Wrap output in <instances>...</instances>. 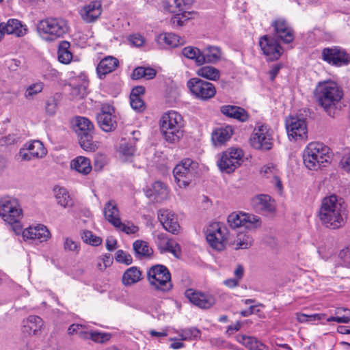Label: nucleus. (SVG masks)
Segmentation results:
<instances>
[{
	"mask_svg": "<svg viewBox=\"0 0 350 350\" xmlns=\"http://www.w3.org/2000/svg\"><path fill=\"white\" fill-rule=\"evenodd\" d=\"M135 146L131 143L122 144L119 148L120 157L125 161H130L135 155Z\"/></svg>",
	"mask_w": 350,
	"mask_h": 350,
	"instance_id": "nucleus-43",
	"label": "nucleus"
},
{
	"mask_svg": "<svg viewBox=\"0 0 350 350\" xmlns=\"http://www.w3.org/2000/svg\"><path fill=\"white\" fill-rule=\"evenodd\" d=\"M314 96L328 116H334L336 106L343 97V91L332 81H323L316 86Z\"/></svg>",
	"mask_w": 350,
	"mask_h": 350,
	"instance_id": "nucleus-1",
	"label": "nucleus"
},
{
	"mask_svg": "<svg viewBox=\"0 0 350 350\" xmlns=\"http://www.w3.org/2000/svg\"><path fill=\"white\" fill-rule=\"evenodd\" d=\"M156 42L161 48L177 47L184 43L183 39L173 33H163L158 35Z\"/></svg>",
	"mask_w": 350,
	"mask_h": 350,
	"instance_id": "nucleus-27",
	"label": "nucleus"
},
{
	"mask_svg": "<svg viewBox=\"0 0 350 350\" xmlns=\"http://www.w3.org/2000/svg\"><path fill=\"white\" fill-rule=\"evenodd\" d=\"M178 336L183 340H193L200 337V331L196 327H189L178 332Z\"/></svg>",
	"mask_w": 350,
	"mask_h": 350,
	"instance_id": "nucleus-46",
	"label": "nucleus"
},
{
	"mask_svg": "<svg viewBox=\"0 0 350 350\" xmlns=\"http://www.w3.org/2000/svg\"><path fill=\"white\" fill-rule=\"evenodd\" d=\"M119 65V60L113 56H107L102 59L96 68L99 79H103L106 75L114 71Z\"/></svg>",
	"mask_w": 350,
	"mask_h": 350,
	"instance_id": "nucleus-26",
	"label": "nucleus"
},
{
	"mask_svg": "<svg viewBox=\"0 0 350 350\" xmlns=\"http://www.w3.org/2000/svg\"><path fill=\"white\" fill-rule=\"evenodd\" d=\"M273 131L267 125L256 126L250 139L251 146L264 151L271 150L273 144Z\"/></svg>",
	"mask_w": 350,
	"mask_h": 350,
	"instance_id": "nucleus-12",
	"label": "nucleus"
},
{
	"mask_svg": "<svg viewBox=\"0 0 350 350\" xmlns=\"http://www.w3.org/2000/svg\"><path fill=\"white\" fill-rule=\"evenodd\" d=\"M187 87L198 98L205 100L213 98L216 94L214 85L199 78H192L187 81Z\"/></svg>",
	"mask_w": 350,
	"mask_h": 350,
	"instance_id": "nucleus-14",
	"label": "nucleus"
},
{
	"mask_svg": "<svg viewBox=\"0 0 350 350\" xmlns=\"http://www.w3.org/2000/svg\"><path fill=\"white\" fill-rule=\"evenodd\" d=\"M168 237L165 234L159 233L156 237V243L159 247L163 250L164 246L166 245V243L168 240Z\"/></svg>",
	"mask_w": 350,
	"mask_h": 350,
	"instance_id": "nucleus-63",
	"label": "nucleus"
},
{
	"mask_svg": "<svg viewBox=\"0 0 350 350\" xmlns=\"http://www.w3.org/2000/svg\"><path fill=\"white\" fill-rule=\"evenodd\" d=\"M237 340L250 350H269V347L256 338L246 335L237 336Z\"/></svg>",
	"mask_w": 350,
	"mask_h": 350,
	"instance_id": "nucleus-31",
	"label": "nucleus"
},
{
	"mask_svg": "<svg viewBox=\"0 0 350 350\" xmlns=\"http://www.w3.org/2000/svg\"><path fill=\"white\" fill-rule=\"evenodd\" d=\"M44 326L42 318L37 315H29L22 321L21 331L23 334L35 336L38 334Z\"/></svg>",
	"mask_w": 350,
	"mask_h": 350,
	"instance_id": "nucleus-23",
	"label": "nucleus"
},
{
	"mask_svg": "<svg viewBox=\"0 0 350 350\" xmlns=\"http://www.w3.org/2000/svg\"><path fill=\"white\" fill-rule=\"evenodd\" d=\"M1 25L7 34H12L17 37L25 36L27 31L26 25L15 18L9 19L6 23H1Z\"/></svg>",
	"mask_w": 350,
	"mask_h": 350,
	"instance_id": "nucleus-28",
	"label": "nucleus"
},
{
	"mask_svg": "<svg viewBox=\"0 0 350 350\" xmlns=\"http://www.w3.org/2000/svg\"><path fill=\"white\" fill-rule=\"evenodd\" d=\"M115 259L117 262L127 265H131L133 262L132 256L122 250H119L116 252Z\"/></svg>",
	"mask_w": 350,
	"mask_h": 350,
	"instance_id": "nucleus-52",
	"label": "nucleus"
},
{
	"mask_svg": "<svg viewBox=\"0 0 350 350\" xmlns=\"http://www.w3.org/2000/svg\"><path fill=\"white\" fill-rule=\"evenodd\" d=\"M82 239L86 243L93 246H98L102 243V239L100 237L94 234L91 231L89 230H85L83 232Z\"/></svg>",
	"mask_w": 350,
	"mask_h": 350,
	"instance_id": "nucleus-49",
	"label": "nucleus"
},
{
	"mask_svg": "<svg viewBox=\"0 0 350 350\" xmlns=\"http://www.w3.org/2000/svg\"><path fill=\"white\" fill-rule=\"evenodd\" d=\"M70 44L68 41L59 42L57 50V59L64 64H68L72 62L73 55L70 51Z\"/></svg>",
	"mask_w": 350,
	"mask_h": 350,
	"instance_id": "nucleus-34",
	"label": "nucleus"
},
{
	"mask_svg": "<svg viewBox=\"0 0 350 350\" xmlns=\"http://www.w3.org/2000/svg\"><path fill=\"white\" fill-rule=\"evenodd\" d=\"M129 42L135 46L140 47L145 43V38L139 33H135L129 36Z\"/></svg>",
	"mask_w": 350,
	"mask_h": 350,
	"instance_id": "nucleus-58",
	"label": "nucleus"
},
{
	"mask_svg": "<svg viewBox=\"0 0 350 350\" xmlns=\"http://www.w3.org/2000/svg\"><path fill=\"white\" fill-rule=\"evenodd\" d=\"M142 278V272L136 267H132L126 269L122 275V283L125 286H131L138 282Z\"/></svg>",
	"mask_w": 350,
	"mask_h": 350,
	"instance_id": "nucleus-36",
	"label": "nucleus"
},
{
	"mask_svg": "<svg viewBox=\"0 0 350 350\" xmlns=\"http://www.w3.org/2000/svg\"><path fill=\"white\" fill-rule=\"evenodd\" d=\"M330 148L320 142H311L304 149V165L310 170H318L331 162Z\"/></svg>",
	"mask_w": 350,
	"mask_h": 350,
	"instance_id": "nucleus-3",
	"label": "nucleus"
},
{
	"mask_svg": "<svg viewBox=\"0 0 350 350\" xmlns=\"http://www.w3.org/2000/svg\"><path fill=\"white\" fill-rule=\"evenodd\" d=\"M73 126L81 147L86 151L96 150L97 145L92 139L94 130L92 122L87 118L78 116L74 120Z\"/></svg>",
	"mask_w": 350,
	"mask_h": 350,
	"instance_id": "nucleus-8",
	"label": "nucleus"
},
{
	"mask_svg": "<svg viewBox=\"0 0 350 350\" xmlns=\"http://www.w3.org/2000/svg\"><path fill=\"white\" fill-rule=\"evenodd\" d=\"M185 3L184 0H165L163 3L164 8L171 13L181 12L184 10Z\"/></svg>",
	"mask_w": 350,
	"mask_h": 350,
	"instance_id": "nucleus-45",
	"label": "nucleus"
},
{
	"mask_svg": "<svg viewBox=\"0 0 350 350\" xmlns=\"http://www.w3.org/2000/svg\"><path fill=\"white\" fill-rule=\"evenodd\" d=\"M259 46L263 55L270 61L278 59L284 51L278 40L268 35L260 38Z\"/></svg>",
	"mask_w": 350,
	"mask_h": 350,
	"instance_id": "nucleus-16",
	"label": "nucleus"
},
{
	"mask_svg": "<svg viewBox=\"0 0 350 350\" xmlns=\"http://www.w3.org/2000/svg\"><path fill=\"white\" fill-rule=\"evenodd\" d=\"M82 328V325L72 324L68 327V334L70 335L78 334L81 337L85 338V335L88 334V333L81 331L80 329H81Z\"/></svg>",
	"mask_w": 350,
	"mask_h": 350,
	"instance_id": "nucleus-60",
	"label": "nucleus"
},
{
	"mask_svg": "<svg viewBox=\"0 0 350 350\" xmlns=\"http://www.w3.org/2000/svg\"><path fill=\"white\" fill-rule=\"evenodd\" d=\"M70 167L72 169L75 170L79 173L83 174H88L92 170L90 161L88 158L79 156L72 160L70 162Z\"/></svg>",
	"mask_w": 350,
	"mask_h": 350,
	"instance_id": "nucleus-33",
	"label": "nucleus"
},
{
	"mask_svg": "<svg viewBox=\"0 0 350 350\" xmlns=\"http://www.w3.org/2000/svg\"><path fill=\"white\" fill-rule=\"evenodd\" d=\"M101 3L98 1H93L90 4L83 6L79 11L83 21L86 23L95 21L101 14Z\"/></svg>",
	"mask_w": 350,
	"mask_h": 350,
	"instance_id": "nucleus-24",
	"label": "nucleus"
},
{
	"mask_svg": "<svg viewBox=\"0 0 350 350\" xmlns=\"http://www.w3.org/2000/svg\"><path fill=\"white\" fill-rule=\"evenodd\" d=\"M27 147L33 159L44 157L47 152L43 144L39 140H33L27 142Z\"/></svg>",
	"mask_w": 350,
	"mask_h": 350,
	"instance_id": "nucleus-38",
	"label": "nucleus"
},
{
	"mask_svg": "<svg viewBox=\"0 0 350 350\" xmlns=\"http://www.w3.org/2000/svg\"><path fill=\"white\" fill-rule=\"evenodd\" d=\"M285 126L289 139H307L308 129L305 118L298 116H290L286 118Z\"/></svg>",
	"mask_w": 350,
	"mask_h": 350,
	"instance_id": "nucleus-13",
	"label": "nucleus"
},
{
	"mask_svg": "<svg viewBox=\"0 0 350 350\" xmlns=\"http://www.w3.org/2000/svg\"><path fill=\"white\" fill-rule=\"evenodd\" d=\"M221 112L230 118H233L240 122H246L249 118L247 112L242 107L235 105H224L220 108Z\"/></svg>",
	"mask_w": 350,
	"mask_h": 350,
	"instance_id": "nucleus-29",
	"label": "nucleus"
},
{
	"mask_svg": "<svg viewBox=\"0 0 350 350\" xmlns=\"http://www.w3.org/2000/svg\"><path fill=\"white\" fill-rule=\"evenodd\" d=\"M233 134V129L227 125L217 129L212 133V141L215 145H222L230 139Z\"/></svg>",
	"mask_w": 350,
	"mask_h": 350,
	"instance_id": "nucleus-32",
	"label": "nucleus"
},
{
	"mask_svg": "<svg viewBox=\"0 0 350 350\" xmlns=\"http://www.w3.org/2000/svg\"><path fill=\"white\" fill-rule=\"evenodd\" d=\"M319 217L327 227L336 229L345 224L344 208L336 196L332 195L322 200Z\"/></svg>",
	"mask_w": 350,
	"mask_h": 350,
	"instance_id": "nucleus-2",
	"label": "nucleus"
},
{
	"mask_svg": "<svg viewBox=\"0 0 350 350\" xmlns=\"http://www.w3.org/2000/svg\"><path fill=\"white\" fill-rule=\"evenodd\" d=\"M254 208L260 212L271 213L275 210L274 200L265 194H260L252 199Z\"/></svg>",
	"mask_w": 350,
	"mask_h": 350,
	"instance_id": "nucleus-25",
	"label": "nucleus"
},
{
	"mask_svg": "<svg viewBox=\"0 0 350 350\" xmlns=\"http://www.w3.org/2000/svg\"><path fill=\"white\" fill-rule=\"evenodd\" d=\"M228 222L233 228L244 226L251 230L261 226V221L258 216L242 212L232 213L228 217Z\"/></svg>",
	"mask_w": 350,
	"mask_h": 350,
	"instance_id": "nucleus-15",
	"label": "nucleus"
},
{
	"mask_svg": "<svg viewBox=\"0 0 350 350\" xmlns=\"http://www.w3.org/2000/svg\"><path fill=\"white\" fill-rule=\"evenodd\" d=\"M147 279L151 288L157 292L166 293L173 287L170 272L164 265L151 267L147 272Z\"/></svg>",
	"mask_w": 350,
	"mask_h": 350,
	"instance_id": "nucleus-7",
	"label": "nucleus"
},
{
	"mask_svg": "<svg viewBox=\"0 0 350 350\" xmlns=\"http://www.w3.org/2000/svg\"><path fill=\"white\" fill-rule=\"evenodd\" d=\"M113 263V258L109 254H105L98 258L96 267L103 271Z\"/></svg>",
	"mask_w": 350,
	"mask_h": 350,
	"instance_id": "nucleus-50",
	"label": "nucleus"
},
{
	"mask_svg": "<svg viewBox=\"0 0 350 350\" xmlns=\"http://www.w3.org/2000/svg\"><path fill=\"white\" fill-rule=\"evenodd\" d=\"M97 122L100 129L105 132H111L117 127V117L114 108L109 104H103L101 111L97 115Z\"/></svg>",
	"mask_w": 350,
	"mask_h": 350,
	"instance_id": "nucleus-17",
	"label": "nucleus"
},
{
	"mask_svg": "<svg viewBox=\"0 0 350 350\" xmlns=\"http://www.w3.org/2000/svg\"><path fill=\"white\" fill-rule=\"evenodd\" d=\"M152 191L157 196H166L167 193V187L161 181H155L152 186Z\"/></svg>",
	"mask_w": 350,
	"mask_h": 350,
	"instance_id": "nucleus-55",
	"label": "nucleus"
},
{
	"mask_svg": "<svg viewBox=\"0 0 350 350\" xmlns=\"http://www.w3.org/2000/svg\"><path fill=\"white\" fill-rule=\"evenodd\" d=\"M103 213L106 220L108 221L113 226L120 224V211L115 200H109L105 204Z\"/></svg>",
	"mask_w": 350,
	"mask_h": 350,
	"instance_id": "nucleus-30",
	"label": "nucleus"
},
{
	"mask_svg": "<svg viewBox=\"0 0 350 350\" xmlns=\"http://www.w3.org/2000/svg\"><path fill=\"white\" fill-rule=\"evenodd\" d=\"M57 108V103L55 98H50L46 103V111L50 115L55 114Z\"/></svg>",
	"mask_w": 350,
	"mask_h": 350,
	"instance_id": "nucleus-59",
	"label": "nucleus"
},
{
	"mask_svg": "<svg viewBox=\"0 0 350 350\" xmlns=\"http://www.w3.org/2000/svg\"><path fill=\"white\" fill-rule=\"evenodd\" d=\"M196 73L199 77L212 81H216L219 79L220 77L219 70L211 66H205L200 68Z\"/></svg>",
	"mask_w": 350,
	"mask_h": 350,
	"instance_id": "nucleus-39",
	"label": "nucleus"
},
{
	"mask_svg": "<svg viewBox=\"0 0 350 350\" xmlns=\"http://www.w3.org/2000/svg\"><path fill=\"white\" fill-rule=\"evenodd\" d=\"M130 103L135 111H142L145 109L144 102L141 97H130Z\"/></svg>",
	"mask_w": 350,
	"mask_h": 350,
	"instance_id": "nucleus-56",
	"label": "nucleus"
},
{
	"mask_svg": "<svg viewBox=\"0 0 350 350\" xmlns=\"http://www.w3.org/2000/svg\"><path fill=\"white\" fill-rule=\"evenodd\" d=\"M340 166L346 172H350V152L342 156L340 161Z\"/></svg>",
	"mask_w": 350,
	"mask_h": 350,
	"instance_id": "nucleus-62",
	"label": "nucleus"
},
{
	"mask_svg": "<svg viewBox=\"0 0 350 350\" xmlns=\"http://www.w3.org/2000/svg\"><path fill=\"white\" fill-rule=\"evenodd\" d=\"M253 239L251 236L239 233L237 234L236 239L233 241L232 245L235 250L247 249L252 245Z\"/></svg>",
	"mask_w": 350,
	"mask_h": 350,
	"instance_id": "nucleus-42",
	"label": "nucleus"
},
{
	"mask_svg": "<svg viewBox=\"0 0 350 350\" xmlns=\"http://www.w3.org/2000/svg\"><path fill=\"white\" fill-rule=\"evenodd\" d=\"M18 157L21 161H29L33 159L31 152L27 150V143L20 149Z\"/></svg>",
	"mask_w": 350,
	"mask_h": 350,
	"instance_id": "nucleus-61",
	"label": "nucleus"
},
{
	"mask_svg": "<svg viewBox=\"0 0 350 350\" xmlns=\"http://www.w3.org/2000/svg\"><path fill=\"white\" fill-rule=\"evenodd\" d=\"M44 88L42 82L38 81L29 85L25 90V97L27 99H31L38 94L40 93Z\"/></svg>",
	"mask_w": 350,
	"mask_h": 350,
	"instance_id": "nucleus-47",
	"label": "nucleus"
},
{
	"mask_svg": "<svg viewBox=\"0 0 350 350\" xmlns=\"http://www.w3.org/2000/svg\"><path fill=\"white\" fill-rule=\"evenodd\" d=\"M89 335L90 339L96 342H103L109 339V334L105 333L92 332L89 333Z\"/></svg>",
	"mask_w": 350,
	"mask_h": 350,
	"instance_id": "nucleus-57",
	"label": "nucleus"
},
{
	"mask_svg": "<svg viewBox=\"0 0 350 350\" xmlns=\"http://www.w3.org/2000/svg\"><path fill=\"white\" fill-rule=\"evenodd\" d=\"M185 296L193 305L203 309L210 308L215 303V299L212 295L193 289H187Z\"/></svg>",
	"mask_w": 350,
	"mask_h": 350,
	"instance_id": "nucleus-21",
	"label": "nucleus"
},
{
	"mask_svg": "<svg viewBox=\"0 0 350 350\" xmlns=\"http://www.w3.org/2000/svg\"><path fill=\"white\" fill-rule=\"evenodd\" d=\"M323 59L330 64L341 66L350 62L349 55L341 48H325L322 52Z\"/></svg>",
	"mask_w": 350,
	"mask_h": 350,
	"instance_id": "nucleus-18",
	"label": "nucleus"
},
{
	"mask_svg": "<svg viewBox=\"0 0 350 350\" xmlns=\"http://www.w3.org/2000/svg\"><path fill=\"white\" fill-rule=\"evenodd\" d=\"M117 240L113 237H108L106 240V248L108 251H113L117 247Z\"/></svg>",
	"mask_w": 350,
	"mask_h": 350,
	"instance_id": "nucleus-64",
	"label": "nucleus"
},
{
	"mask_svg": "<svg viewBox=\"0 0 350 350\" xmlns=\"http://www.w3.org/2000/svg\"><path fill=\"white\" fill-rule=\"evenodd\" d=\"M275 36L284 43L288 44L295 39L294 31L289 23L283 18H278L271 23Z\"/></svg>",
	"mask_w": 350,
	"mask_h": 350,
	"instance_id": "nucleus-19",
	"label": "nucleus"
},
{
	"mask_svg": "<svg viewBox=\"0 0 350 350\" xmlns=\"http://www.w3.org/2000/svg\"><path fill=\"white\" fill-rule=\"evenodd\" d=\"M160 126L166 141L174 143L182 136L184 120L179 113L169 111L162 116Z\"/></svg>",
	"mask_w": 350,
	"mask_h": 350,
	"instance_id": "nucleus-6",
	"label": "nucleus"
},
{
	"mask_svg": "<svg viewBox=\"0 0 350 350\" xmlns=\"http://www.w3.org/2000/svg\"><path fill=\"white\" fill-rule=\"evenodd\" d=\"M133 247L136 255L139 256H150L152 254V250L146 241L137 240Z\"/></svg>",
	"mask_w": 350,
	"mask_h": 350,
	"instance_id": "nucleus-44",
	"label": "nucleus"
},
{
	"mask_svg": "<svg viewBox=\"0 0 350 350\" xmlns=\"http://www.w3.org/2000/svg\"><path fill=\"white\" fill-rule=\"evenodd\" d=\"M64 249L66 252H72L77 254L80 250V245L71 238L67 237L64 240Z\"/></svg>",
	"mask_w": 350,
	"mask_h": 350,
	"instance_id": "nucleus-53",
	"label": "nucleus"
},
{
	"mask_svg": "<svg viewBox=\"0 0 350 350\" xmlns=\"http://www.w3.org/2000/svg\"><path fill=\"white\" fill-rule=\"evenodd\" d=\"M55 193L58 204L64 208L72 205V199L70 197L68 191L65 188L59 187L55 189Z\"/></svg>",
	"mask_w": 350,
	"mask_h": 350,
	"instance_id": "nucleus-41",
	"label": "nucleus"
},
{
	"mask_svg": "<svg viewBox=\"0 0 350 350\" xmlns=\"http://www.w3.org/2000/svg\"><path fill=\"white\" fill-rule=\"evenodd\" d=\"M0 216L5 222L12 226L16 234L20 233L23 211L16 198L5 196L0 200Z\"/></svg>",
	"mask_w": 350,
	"mask_h": 350,
	"instance_id": "nucleus-4",
	"label": "nucleus"
},
{
	"mask_svg": "<svg viewBox=\"0 0 350 350\" xmlns=\"http://www.w3.org/2000/svg\"><path fill=\"white\" fill-rule=\"evenodd\" d=\"M327 321L348 323L350 322V310L344 308H338L335 310V316L327 318Z\"/></svg>",
	"mask_w": 350,
	"mask_h": 350,
	"instance_id": "nucleus-40",
	"label": "nucleus"
},
{
	"mask_svg": "<svg viewBox=\"0 0 350 350\" xmlns=\"http://www.w3.org/2000/svg\"><path fill=\"white\" fill-rule=\"evenodd\" d=\"M190 15L189 12L176 13L172 17L171 22L174 25L183 26L190 18Z\"/></svg>",
	"mask_w": 350,
	"mask_h": 350,
	"instance_id": "nucleus-51",
	"label": "nucleus"
},
{
	"mask_svg": "<svg viewBox=\"0 0 350 350\" xmlns=\"http://www.w3.org/2000/svg\"><path fill=\"white\" fill-rule=\"evenodd\" d=\"M206 239L212 248L222 251L225 249L228 239V228L221 223H213L206 230Z\"/></svg>",
	"mask_w": 350,
	"mask_h": 350,
	"instance_id": "nucleus-10",
	"label": "nucleus"
},
{
	"mask_svg": "<svg viewBox=\"0 0 350 350\" xmlns=\"http://www.w3.org/2000/svg\"><path fill=\"white\" fill-rule=\"evenodd\" d=\"M260 174L267 178L271 176H273L274 178L278 174V170L273 163H269L262 167Z\"/></svg>",
	"mask_w": 350,
	"mask_h": 350,
	"instance_id": "nucleus-54",
	"label": "nucleus"
},
{
	"mask_svg": "<svg viewBox=\"0 0 350 350\" xmlns=\"http://www.w3.org/2000/svg\"><path fill=\"white\" fill-rule=\"evenodd\" d=\"M157 217L163 228L167 232L173 234H178L180 232V226L177 216L172 211L165 208L159 209L157 212Z\"/></svg>",
	"mask_w": 350,
	"mask_h": 350,
	"instance_id": "nucleus-20",
	"label": "nucleus"
},
{
	"mask_svg": "<svg viewBox=\"0 0 350 350\" xmlns=\"http://www.w3.org/2000/svg\"><path fill=\"white\" fill-rule=\"evenodd\" d=\"M36 29L42 40L51 42L66 33L68 25L62 18L49 17L40 21L36 25Z\"/></svg>",
	"mask_w": 350,
	"mask_h": 350,
	"instance_id": "nucleus-5",
	"label": "nucleus"
},
{
	"mask_svg": "<svg viewBox=\"0 0 350 350\" xmlns=\"http://www.w3.org/2000/svg\"><path fill=\"white\" fill-rule=\"evenodd\" d=\"M204 59V64H215L218 62L221 57V49L217 46H207L202 51Z\"/></svg>",
	"mask_w": 350,
	"mask_h": 350,
	"instance_id": "nucleus-37",
	"label": "nucleus"
},
{
	"mask_svg": "<svg viewBox=\"0 0 350 350\" xmlns=\"http://www.w3.org/2000/svg\"><path fill=\"white\" fill-rule=\"evenodd\" d=\"M243 151L239 148H230L223 152L217 161L219 170L226 173L232 172L243 161Z\"/></svg>",
	"mask_w": 350,
	"mask_h": 350,
	"instance_id": "nucleus-11",
	"label": "nucleus"
},
{
	"mask_svg": "<svg viewBox=\"0 0 350 350\" xmlns=\"http://www.w3.org/2000/svg\"><path fill=\"white\" fill-rule=\"evenodd\" d=\"M198 169V162L189 158L183 159L173 170V174L178 185L180 187H187L195 177Z\"/></svg>",
	"mask_w": 350,
	"mask_h": 350,
	"instance_id": "nucleus-9",
	"label": "nucleus"
},
{
	"mask_svg": "<svg viewBox=\"0 0 350 350\" xmlns=\"http://www.w3.org/2000/svg\"><path fill=\"white\" fill-rule=\"evenodd\" d=\"M182 54L187 59L193 60L198 66L204 64V59L202 51L194 46H186L182 49Z\"/></svg>",
	"mask_w": 350,
	"mask_h": 350,
	"instance_id": "nucleus-35",
	"label": "nucleus"
},
{
	"mask_svg": "<svg viewBox=\"0 0 350 350\" xmlns=\"http://www.w3.org/2000/svg\"><path fill=\"white\" fill-rule=\"evenodd\" d=\"M24 240H38L40 242L46 241L51 233L46 226L38 224L25 228L22 233Z\"/></svg>",
	"mask_w": 350,
	"mask_h": 350,
	"instance_id": "nucleus-22",
	"label": "nucleus"
},
{
	"mask_svg": "<svg viewBox=\"0 0 350 350\" xmlns=\"http://www.w3.org/2000/svg\"><path fill=\"white\" fill-rule=\"evenodd\" d=\"M119 224L117 226H113L116 229L122 231L127 234H133L138 232L139 228L134 225L133 223L127 222L122 223L121 220H119Z\"/></svg>",
	"mask_w": 350,
	"mask_h": 350,
	"instance_id": "nucleus-48",
	"label": "nucleus"
}]
</instances>
